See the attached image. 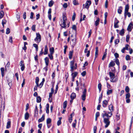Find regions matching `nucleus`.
Wrapping results in <instances>:
<instances>
[{"label":"nucleus","instance_id":"nucleus-1","mask_svg":"<svg viewBox=\"0 0 133 133\" xmlns=\"http://www.w3.org/2000/svg\"><path fill=\"white\" fill-rule=\"evenodd\" d=\"M112 115L111 112H107L105 111H104L102 113V115L103 118H107L109 119Z\"/></svg>","mask_w":133,"mask_h":133},{"label":"nucleus","instance_id":"nucleus-2","mask_svg":"<svg viewBox=\"0 0 133 133\" xmlns=\"http://www.w3.org/2000/svg\"><path fill=\"white\" fill-rule=\"evenodd\" d=\"M65 15V13H63L62 17L63 21L60 24L61 26L63 28H65L66 26L65 23L66 21L67 20V18Z\"/></svg>","mask_w":133,"mask_h":133},{"label":"nucleus","instance_id":"nucleus-3","mask_svg":"<svg viewBox=\"0 0 133 133\" xmlns=\"http://www.w3.org/2000/svg\"><path fill=\"white\" fill-rule=\"evenodd\" d=\"M109 75L111 79V82H115L116 81L114 79L115 77V74L111 72H110Z\"/></svg>","mask_w":133,"mask_h":133},{"label":"nucleus","instance_id":"nucleus-4","mask_svg":"<svg viewBox=\"0 0 133 133\" xmlns=\"http://www.w3.org/2000/svg\"><path fill=\"white\" fill-rule=\"evenodd\" d=\"M36 37L35 39L34 40L36 41H37V43H39L41 39V36L38 33H36Z\"/></svg>","mask_w":133,"mask_h":133},{"label":"nucleus","instance_id":"nucleus-5","mask_svg":"<svg viewBox=\"0 0 133 133\" xmlns=\"http://www.w3.org/2000/svg\"><path fill=\"white\" fill-rule=\"evenodd\" d=\"M103 119L104 122L105 124V128H107L110 124V122L109 120V119L107 118H103Z\"/></svg>","mask_w":133,"mask_h":133},{"label":"nucleus","instance_id":"nucleus-6","mask_svg":"<svg viewBox=\"0 0 133 133\" xmlns=\"http://www.w3.org/2000/svg\"><path fill=\"white\" fill-rule=\"evenodd\" d=\"M91 1H87L85 4L84 5V4H83V6L84 8H85L87 9H88L90 5H91Z\"/></svg>","mask_w":133,"mask_h":133},{"label":"nucleus","instance_id":"nucleus-7","mask_svg":"<svg viewBox=\"0 0 133 133\" xmlns=\"http://www.w3.org/2000/svg\"><path fill=\"white\" fill-rule=\"evenodd\" d=\"M86 92L87 90L86 89H84L82 92L83 95L82 97V99L83 101H84L85 99Z\"/></svg>","mask_w":133,"mask_h":133},{"label":"nucleus","instance_id":"nucleus-8","mask_svg":"<svg viewBox=\"0 0 133 133\" xmlns=\"http://www.w3.org/2000/svg\"><path fill=\"white\" fill-rule=\"evenodd\" d=\"M133 28V24L132 22L130 23L127 28V30L129 32H130Z\"/></svg>","mask_w":133,"mask_h":133},{"label":"nucleus","instance_id":"nucleus-9","mask_svg":"<svg viewBox=\"0 0 133 133\" xmlns=\"http://www.w3.org/2000/svg\"><path fill=\"white\" fill-rule=\"evenodd\" d=\"M70 98L71 99L70 101V103L71 104L73 102V100L75 98V93L74 92H73L72 93L70 96Z\"/></svg>","mask_w":133,"mask_h":133},{"label":"nucleus","instance_id":"nucleus-10","mask_svg":"<svg viewBox=\"0 0 133 133\" xmlns=\"http://www.w3.org/2000/svg\"><path fill=\"white\" fill-rule=\"evenodd\" d=\"M115 20L114 24V27L115 28H118L119 27L118 24L119 23V21L116 18H115Z\"/></svg>","mask_w":133,"mask_h":133},{"label":"nucleus","instance_id":"nucleus-11","mask_svg":"<svg viewBox=\"0 0 133 133\" xmlns=\"http://www.w3.org/2000/svg\"><path fill=\"white\" fill-rule=\"evenodd\" d=\"M109 109L110 110V112H111L112 113V112L114 111V109L113 108V106L112 104H110L109 106Z\"/></svg>","mask_w":133,"mask_h":133},{"label":"nucleus","instance_id":"nucleus-12","mask_svg":"<svg viewBox=\"0 0 133 133\" xmlns=\"http://www.w3.org/2000/svg\"><path fill=\"white\" fill-rule=\"evenodd\" d=\"M123 7L122 6H120L119 7L117 10L118 13L119 14H121L122 11Z\"/></svg>","mask_w":133,"mask_h":133},{"label":"nucleus","instance_id":"nucleus-13","mask_svg":"<svg viewBox=\"0 0 133 133\" xmlns=\"http://www.w3.org/2000/svg\"><path fill=\"white\" fill-rule=\"evenodd\" d=\"M108 102L106 100H105L103 101L102 106L104 107H105L107 106Z\"/></svg>","mask_w":133,"mask_h":133},{"label":"nucleus","instance_id":"nucleus-14","mask_svg":"<svg viewBox=\"0 0 133 133\" xmlns=\"http://www.w3.org/2000/svg\"><path fill=\"white\" fill-rule=\"evenodd\" d=\"M74 115V113L71 114L69 118V122L71 123L72 121V116Z\"/></svg>","mask_w":133,"mask_h":133},{"label":"nucleus","instance_id":"nucleus-15","mask_svg":"<svg viewBox=\"0 0 133 133\" xmlns=\"http://www.w3.org/2000/svg\"><path fill=\"white\" fill-rule=\"evenodd\" d=\"M11 122V121L9 119V121L8 122L6 125V128L7 129H9L10 127Z\"/></svg>","mask_w":133,"mask_h":133},{"label":"nucleus","instance_id":"nucleus-16","mask_svg":"<svg viewBox=\"0 0 133 133\" xmlns=\"http://www.w3.org/2000/svg\"><path fill=\"white\" fill-rule=\"evenodd\" d=\"M129 8L128 5H126L125 6V9L124 13H125V14H126V12H128Z\"/></svg>","mask_w":133,"mask_h":133},{"label":"nucleus","instance_id":"nucleus-17","mask_svg":"<svg viewBox=\"0 0 133 133\" xmlns=\"http://www.w3.org/2000/svg\"><path fill=\"white\" fill-rule=\"evenodd\" d=\"M45 119V115H42V117H41V118L39 119L38 120V122H42L44 121Z\"/></svg>","mask_w":133,"mask_h":133},{"label":"nucleus","instance_id":"nucleus-18","mask_svg":"<svg viewBox=\"0 0 133 133\" xmlns=\"http://www.w3.org/2000/svg\"><path fill=\"white\" fill-rule=\"evenodd\" d=\"M98 53V48L96 47V48L95 52V59L97 57Z\"/></svg>","mask_w":133,"mask_h":133},{"label":"nucleus","instance_id":"nucleus-19","mask_svg":"<svg viewBox=\"0 0 133 133\" xmlns=\"http://www.w3.org/2000/svg\"><path fill=\"white\" fill-rule=\"evenodd\" d=\"M48 49L47 48V45H46L45 47L44 54L45 55L47 54L48 53Z\"/></svg>","mask_w":133,"mask_h":133},{"label":"nucleus","instance_id":"nucleus-20","mask_svg":"<svg viewBox=\"0 0 133 133\" xmlns=\"http://www.w3.org/2000/svg\"><path fill=\"white\" fill-rule=\"evenodd\" d=\"M124 33V29H122L119 32V34L122 36H123Z\"/></svg>","mask_w":133,"mask_h":133},{"label":"nucleus","instance_id":"nucleus-21","mask_svg":"<svg viewBox=\"0 0 133 133\" xmlns=\"http://www.w3.org/2000/svg\"><path fill=\"white\" fill-rule=\"evenodd\" d=\"M73 52V51H71L69 52V58L70 59H71L72 58Z\"/></svg>","mask_w":133,"mask_h":133},{"label":"nucleus","instance_id":"nucleus-22","mask_svg":"<svg viewBox=\"0 0 133 133\" xmlns=\"http://www.w3.org/2000/svg\"><path fill=\"white\" fill-rule=\"evenodd\" d=\"M44 60L45 61L46 65L48 66L49 63V58L48 57H46L45 58Z\"/></svg>","mask_w":133,"mask_h":133},{"label":"nucleus","instance_id":"nucleus-23","mask_svg":"<svg viewBox=\"0 0 133 133\" xmlns=\"http://www.w3.org/2000/svg\"><path fill=\"white\" fill-rule=\"evenodd\" d=\"M99 19L98 18H97V19L95 22V25L96 26H97L99 24Z\"/></svg>","mask_w":133,"mask_h":133},{"label":"nucleus","instance_id":"nucleus-24","mask_svg":"<svg viewBox=\"0 0 133 133\" xmlns=\"http://www.w3.org/2000/svg\"><path fill=\"white\" fill-rule=\"evenodd\" d=\"M54 2L53 1L51 0L50 1L49 3V6L50 7H51L54 4Z\"/></svg>","mask_w":133,"mask_h":133},{"label":"nucleus","instance_id":"nucleus-25","mask_svg":"<svg viewBox=\"0 0 133 133\" xmlns=\"http://www.w3.org/2000/svg\"><path fill=\"white\" fill-rule=\"evenodd\" d=\"M49 51L50 52V54H53L54 52V48L53 47H52L50 48Z\"/></svg>","mask_w":133,"mask_h":133},{"label":"nucleus","instance_id":"nucleus-26","mask_svg":"<svg viewBox=\"0 0 133 133\" xmlns=\"http://www.w3.org/2000/svg\"><path fill=\"white\" fill-rule=\"evenodd\" d=\"M1 74L2 77H3L4 75V68L3 67L1 68Z\"/></svg>","mask_w":133,"mask_h":133},{"label":"nucleus","instance_id":"nucleus-27","mask_svg":"<svg viewBox=\"0 0 133 133\" xmlns=\"http://www.w3.org/2000/svg\"><path fill=\"white\" fill-rule=\"evenodd\" d=\"M29 117V114L28 112H26L25 115V119L26 120L28 119Z\"/></svg>","mask_w":133,"mask_h":133},{"label":"nucleus","instance_id":"nucleus-28","mask_svg":"<svg viewBox=\"0 0 133 133\" xmlns=\"http://www.w3.org/2000/svg\"><path fill=\"white\" fill-rule=\"evenodd\" d=\"M49 104H47L46 105V113L47 114H48L49 113Z\"/></svg>","mask_w":133,"mask_h":133},{"label":"nucleus","instance_id":"nucleus-29","mask_svg":"<svg viewBox=\"0 0 133 133\" xmlns=\"http://www.w3.org/2000/svg\"><path fill=\"white\" fill-rule=\"evenodd\" d=\"M67 104V101H65L63 103V108L65 109L66 108Z\"/></svg>","mask_w":133,"mask_h":133},{"label":"nucleus","instance_id":"nucleus-30","mask_svg":"<svg viewBox=\"0 0 133 133\" xmlns=\"http://www.w3.org/2000/svg\"><path fill=\"white\" fill-rule=\"evenodd\" d=\"M41 101V98L39 96H38L37 97V103L40 102Z\"/></svg>","mask_w":133,"mask_h":133},{"label":"nucleus","instance_id":"nucleus-31","mask_svg":"<svg viewBox=\"0 0 133 133\" xmlns=\"http://www.w3.org/2000/svg\"><path fill=\"white\" fill-rule=\"evenodd\" d=\"M112 89L109 90L108 89L107 91V94L108 95H109L110 94L112 93Z\"/></svg>","mask_w":133,"mask_h":133},{"label":"nucleus","instance_id":"nucleus-32","mask_svg":"<svg viewBox=\"0 0 133 133\" xmlns=\"http://www.w3.org/2000/svg\"><path fill=\"white\" fill-rule=\"evenodd\" d=\"M71 75L72 76V82H74V78L75 77V73L74 72L72 73Z\"/></svg>","mask_w":133,"mask_h":133},{"label":"nucleus","instance_id":"nucleus-33","mask_svg":"<svg viewBox=\"0 0 133 133\" xmlns=\"http://www.w3.org/2000/svg\"><path fill=\"white\" fill-rule=\"evenodd\" d=\"M98 88L99 89V92H100L101 90L102 85L101 83H99L98 85Z\"/></svg>","mask_w":133,"mask_h":133},{"label":"nucleus","instance_id":"nucleus-34","mask_svg":"<svg viewBox=\"0 0 133 133\" xmlns=\"http://www.w3.org/2000/svg\"><path fill=\"white\" fill-rule=\"evenodd\" d=\"M51 119L50 118H49L47 119L46 123L47 124H49L51 122Z\"/></svg>","mask_w":133,"mask_h":133},{"label":"nucleus","instance_id":"nucleus-35","mask_svg":"<svg viewBox=\"0 0 133 133\" xmlns=\"http://www.w3.org/2000/svg\"><path fill=\"white\" fill-rule=\"evenodd\" d=\"M8 85L10 87H11L12 85L11 80H8Z\"/></svg>","mask_w":133,"mask_h":133},{"label":"nucleus","instance_id":"nucleus-36","mask_svg":"<svg viewBox=\"0 0 133 133\" xmlns=\"http://www.w3.org/2000/svg\"><path fill=\"white\" fill-rule=\"evenodd\" d=\"M39 81V78L38 77H36V81L35 83H36V85H38V82Z\"/></svg>","mask_w":133,"mask_h":133},{"label":"nucleus","instance_id":"nucleus-37","mask_svg":"<svg viewBox=\"0 0 133 133\" xmlns=\"http://www.w3.org/2000/svg\"><path fill=\"white\" fill-rule=\"evenodd\" d=\"M125 90L127 93H129V92L130 90V89L128 86H126L125 88Z\"/></svg>","mask_w":133,"mask_h":133},{"label":"nucleus","instance_id":"nucleus-38","mask_svg":"<svg viewBox=\"0 0 133 133\" xmlns=\"http://www.w3.org/2000/svg\"><path fill=\"white\" fill-rule=\"evenodd\" d=\"M115 62L117 66H118L119 65V60L118 59H116Z\"/></svg>","mask_w":133,"mask_h":133},{"label":"nucleus","instance_id":"nucleus-39","mask_svg":"<svg viewBox=\"0 0 133 133\" xmlns=\"http://www.w3.org/2000/svg\"><path fill=\"white\" fill-rule=\"evenodd\" d=\"M115 65V63L114 62H111L109 64V66H113Z\"/></svg>","mask_w":133,"mask_h":133},{"label":"nucleus","instance_id":"nucleus-40","mask_svg":"<svg viewBox=\"0 0 133 133\" xmlns=\"http://www.w3.org/2000/svg\"><path fill=\"white\" fill-rule=\"evenodd\" d=\"M4 12L3 11H1L0 12V19L1 18L4 16Z\"/></svg>","mask_w":133,"mask_h":133},{"label":"nucleus","instance_id":"nucleus-41","mask_svg":"<svg viewBox=\"0 0 133 133\" xmlns=\"http://www.w3.org/2000/svg\"><path fill=\"white\" fill-rule=\"evenodd\" d=\"M130 97V95L129 93H127L125 95L126 99L129 98Z\"/></svg>","mask_w":133,"mask_h":133},{"label":"nucleus","instance_id":"nucleus-42","mask_svg":"<svg viewBox=\"0 0 133 133\" xmlns=\"http://www.w3.org/2000/svg\"><path fill=\"white\" fill-rule=\"evenodd\" d=\"M130 36L129 35H127L126 36V41L127 42H128L129 40Z\"/></svg>","mask_w":133,"mask_h":133},{"label":"nucleus","instance_id":"nucleus-43","mask_svg":"<svg viewBox=\"0 0 133 133\" xmlns=\"http://www.w3.org/2000/svg\"><path fill=\"white\" fill-rule=\"evenodd\" d=\"M53 54H49L48 55V56L51 59H53V56H52V55Z\"/></svg>","mask_w":133,"mask_h":133},{"label":"nucleus","instance_id":"nucleus-44","mask_svg":"<svg viewBox=\"0 0 133 133\" xmlns=\"http://www.w3.org/2000/svg\"><path fill=\"white\" fill-rule=\"evenodd\" d=\"M43 83L41 82L39 84H38V85H37V86H38L40 88H41L42 87L43 85Z\"/></svg>","mask_w":133,"mask_h":133},{"label":"nucleus","instance_id":"nucleus-45","mask_svg":"<svg viewBox=\"0 0 133 133\" xmlns=\"http://www.w3.org/2000/svg\"><path fill=\"white\" fill-rule=\"evenodd\" d=\"M74 60L70 62V66H74Z\"/></svg>","mask_w":133,"mask_h":133},{"label":"nucleus","instance_id":"nucleus-46","mask_svg":"<svg viewBox=\"0 0 133 133\" xmlns=\"http://www.w3.org/2000/svg\"><path fill=\"white\" fill-rule=\"evenodd\" d=\"M125 59H126L127 61L130 60V56L128 55H126L125 57Z\"/></svg>","mask_w":133,"mask_h":133},{"label":"nucleus","instance_id":"nucleus-47","mask_svg":"<svg viewBox=\"0 0 133 133\" xmlns=\"http://www.w3.org/2000/svg\"><path fill=\"white\" fill-rule=\"evenodd\" d=\"M86 74V72L85 71H84L81 73V75L83 76H84Z\"/></svg>","mask_w":133,"mask_h":133},{"label":"nucleus","instance_id":"nucleus-48","mask_svg":"<svg viewBox=\"0 0 133 133\" xmlns=\"http://www.w3.org/2000/svg\"><path fill=\"white\" fill-rule=\"evenodd\" d=\"M6 21L5 19H3L2 21V24L3 26H4V24H6Z\"/></svg>","mask_w":133,"mask_h":133},{"label":"nucleus","instance_id":"nucleus-49","mask_svg":"<svg viewBox=\"0 0 133 133\" xmlns=\"http://www.w3.org/2000/svg\"><path fill=\"white\" fill-rule=\"evenodd\" d=\"M10 32V29L8 28H7L6 30V34H9Z\"/></svg>","mask_w":133,"mask_h":133},{"label":"nucleus","instance_id":"nucleus-50","mask_svg":"<svg viewBox=\"0 0 133 133\" xmlns=\"http://www.w3.org/2000/svg\"><path fill=\"white\" fill-rule=\"evenodd\" d=\"M16 17L17 18V20L19 21L20 20V16L19 14V13H18L16 15Z\"/></svg>","mask_w":133,"mask_h":133},{"label":"nucleus","instance_id":"nucleus-51","mask_svg":"<svg viewBox=\"0 0 133 133\" xmlns=\"http://www.w3.org/2000/svg\"><path fill=\"white\" fill-rule=\"evenodd\" d=\"M97 130V127L96 126H94V133H96Z\"/></svg>","mask_w":133,"mask_h":133},{"label":"nucleus","instance_id":"nucleus-52","mask_svg":"<svg viewBox=\"0 0 133 133\" xmlns=\"http://www.w3.org/2000/svg\"><path fill=\"white\" fill-rule=\"evenodd\" d=\"M9 42L11 43H12V36L10 37Z\"/></svg>","mask_w":133,"mask_h":133},{"label":"nucleus","instance_id":"nucleus-53","mask_svg":"<svg viewBox=\"0 0 133 133\" xmlns=\"http://www.w3.org/2000/svg\"><path fill=\"white\" fill-rule=\"evenodd\" d=\"M34 14L33 12H31L30 13V18L31 19H33V18Z\"/></svg>","mask_w":133,"mask_h":133},{"label":"nucleus","instance_id":"nucleus-54","mask_svg":"<svg viewBox=\"0 0 133 133\" xmlns=\"http://www.w3.org/2000/svg\"><path fill=\"white\" fill-rule=\"evenodd\" d=\"M63 6L64 8H66L68 7V4L66 3H65L63 4Z\"/></svg>","mask_w":133,"mask_h":133},{"label":"nucleus","instance_id":"nucleus-55","mask_svg":"<svg viewBox=\"0 0 133 133\" xmlns=\"http://www.w3.org/2000/svg\"><path fill=\"white\" fill-rule=\"evenodd\" d=\"M35 26H36L35 25H32V30L33 31H35Z\"/></svg>","mask_w":133,"mask_h":133},{"label":"nucleus","instance_id":"nucleus-56","mask_svg":"<svg viewBox=\"0 0 133 133\" xmlns=\"http://www.w3.org/2000/svg\"><path fill=\"white\" fill-rule=\"evenodd\" d=\"M20 66H24V65L23 62L22 61H21L20 62Z\"/></svg>","mask_w":133,"mask_h":133},{"label":"nucleus","instance_id":"nucleus-57","mask_svg":"<svg viewBox=\"0 0 133 133\" xmlns=\"http://www.w3.org/2000/svg\"><path fill=\"white\" fill-rule=\"evenodd\" d=\"M92 33V30L91 29H90L89 32V35L88 36V38H89L90 37Z\"/></svg>","mask_w":133,"mask_h":133},{"label":"nucleus","instance_id":"nucleus-58","mask_svg":"<svg viewBox=\"0 0 133 133\" xmlns=\"http://www.w3.org/2000/svg\"><path fill=\"white\" fill-rule=\"evenodd\" d=\"M108 1L107 0L105 2V7L106 8L108 7Z\"/></svg>","mask_w":133,"mask_h":133},{"label":"nucleus","instance_id":"nucleus-59","mask_svg":"<svg viewBox=\"0 0 133 133\" xmlns=\"http://www.w3.org/2000/svg\"><path fill=\"white\" fill-rule=\"evenodd\" d=\"M85 17H86L85 16V15H83V17L82 18H81V19L80 20V21H81L82 20H84L85 18Z\"/></svg>","mask_w":133,"mask_h":133},{"label":"nucleus","instance_id":"nucleus-60","mask_svg":"<svg viewBox=\"0 0 133 133\" xmlns=\"http://www.w3.org/2000/svg\"><path fill=\"white\" fill-rule=\"evenodd\" d=\"M119 42V40L118 39H117L115 40V44H116L118 43Z\"/></svg>","mask_w":133,"mask_h":133},{"label":"nucleus","instance_id":"nucleus-61","mask_svg":"<svg viewBox=\"0 0 133 133\" xmlns=\"http://www.w3.org/2000/svg\"><path fill=\"white\" fill-rule=\"evenodd\" d=\"M107 88L108 89H111V86L108 83V82H107Z\"/></svg>","mask_w":133,"mask_h":133},{"label":"nucleus","instance_id":"nucleus-62","mask_svg":"<svg viewBox=\"0 0 133 133\" xmlns=\"http://www.w3.org/2000/svg\"><path fill=\"white\" fill-rule=\"evenodd\" d=\"M114 56L116 58H117L119 57V55L117 53H115Z\"/></svg>","mask_w":133,"mask_h":133},{"label":"nucleus","instance_id":"nucleus-63","mask_svg":"<svg viewBox=\"0 0 133 133\" xmlns=\"http://www.w3.org/2000/svg\"><path fill=\"white\" fill-rule=\"evenodd\" d=\"M61 121H60V120H59L57 122V125L58 126L59 125L61 124Z\"/></svg>","mask_w":133,"mask_h":133},{"label":"nucleus","instance_id":"nucleus-64","mask_svg":"<svg viewBox=\"0 0 133 133\" xmlns=\"http://www.w3.org/2000/svg\"><path fill=\"white\" fill-rule=\"evenodd\" d=\"M48 70L47 67H45L43 69V71L45 72H46Z\"/></svg>","mask_w":133,"mask_h":133}]
</instances>
